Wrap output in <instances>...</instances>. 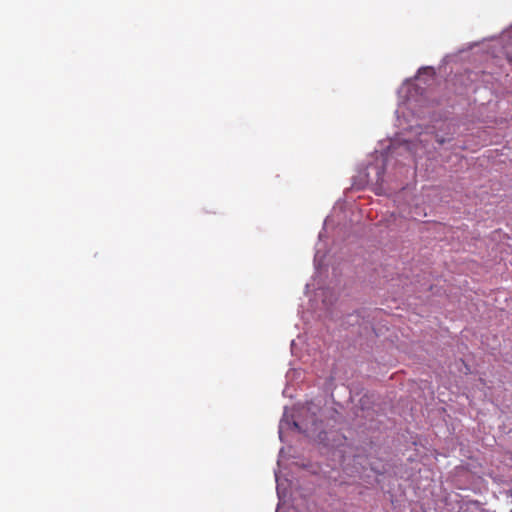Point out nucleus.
Segmentation results:
<instances>
[{
  "instance_id": "obj_1",
  "label": "nucleus",
  "mask_w": 512,
  "mask_h": 512,
  "mask_svg": "<svg viewBox=\"0 0 512 512\" xmlns=\"http://www.w3.org/2000/svg\"><path fill=\"white\" fill-rule=\"evenodd\" d=\"M437 142L442 145L444 144L445 140L443 138H437Z\"/></svg>"
},
{
  "instance_id": "obj_2",
  "label": "nucleus",
  "mask_w": 512,
  "mask_h": 512,
  "mask_svg": "<svg viewBox=\"0 0 512 512\" xmlns=\"http://www.w3.org/2000/svg\"><path fill=\"white\" fill-rule=\"evenodd\" d=\"M506 495H507L508 497L512 498V490L507 491V492H506Z\"/></svg>"
}]
</instances>
